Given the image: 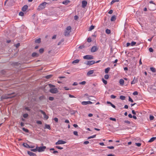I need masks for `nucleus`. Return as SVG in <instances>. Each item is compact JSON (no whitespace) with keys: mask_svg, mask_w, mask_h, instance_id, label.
Here are the masks:
<instances>
[{"mask_svg":"<svg viewBox=\"0 0 156 156\" xmlns=\"http://www.w3.org/2000/svg\"><path fill=\"white\" fill-rule=\"evenodd\" d=\"M13 93L3 95L1 97V101L3 99H7L8 98H12L14 97V96H12Z\"/></svg>","mask_w":156,"mask_h":156,"instance_id":"obj_1","label":"nucleus"},{"mask_svg":"<svg viewBox=\"0 0 156 156\" xmlns=\"http://www.w3.org/2000/svg\"><path fill=\"white\" fill-rule=\"evenodd\" d=\"M47 3L46 2H44L41 4L38 7V9L41 10L44 9Z\"/></svg>","mask_w":156,"mask_h":156,"instance_id":"obj_2","label":"nucleus"},{"mask_svg":"<svg viewBox=\"0 0 156 156\" xmlns=\"http://www.w3.org/2000/svg\"><path fill=\"white\" fill-rule=\"evenodd\" d=\"M37 149L38 151L39 152H41L44 151L45 150L46 148L45 146L43 147H37Z\"/></svg>","mask_w":156,"mask_h":156,"instance_id":"obj_3","label":"nucleus"},{"mask_svg":"<svg viewBox=\"0 0 156 156\" xmlns=\"http://www.w3.org/2000/svg\"><path fill=\"white\" fill-rule=\"evenodd\" d=\"M83 58L85 59H92L94 58V57L90 55H87L83 57Z\"/></svg>","mask_w":156,"mask_h":156,"instance_id":"obj_4","label":"nucleus"},{"mask_svg":"<svg viewBox=\"0 0 156 156\" xmlns=\"http://www.w3.org/2000/svg\"><path fill=\"white\" fill-rule=\"evenodd\" d=\"M39 111L43 114V117L44 119H48V116L46 115L45 113L44 112L41 110H40Z\"/></svg>","mask_w":156,"mask_h":156,"instance_id":"obj_5","label":"nucleus"},{"mask_svg":"<svg viewBox=\"0 0 156 156\" xmlns=\"http://www.w3.org/2000/svg\"><path fill=\"white\" fill-rule=\"evenodd\" d=\"M66 143L65 141L62 140H58L57 142L55 143L56 145L62 144H65Z\"/></svg>","mask_w":156,"mask_h":156,"instance_id":"obj_6","label":"nucleus"},{"mask_svg":"<svg viewBox=\"0 0 156 156\" xmlns=\"http://www.w3.org/2000/svg\"><path fill=\"white\" fill-rule=\"evenodd\" d=\"M51 93L52 94H55L58 92V90L56 88H51L50 90Z\"/></svg>","mask_w":156,"mask_h":156,"instance_id":"obj_7","label":"nucleus"},{"mask_svg":"<svg viewBox=\"0 0 156 156\" xmlns=\"http://www.w3.org/2000/svg\"><path fill=\"white\" fill-rule=\"evenodd\" d=\"M92 102L90 101H83L82 102L81 104L83 105H87L88 104H92Z\"/></svg>","mask_w":156,"mask_h":156,"instance_id":"obj_8","label":"nucleus"},{"mask_svg":"<svg viewBox=\"0 0 156 156\" xmlns=\"http://www.w3.org/2000/svg\"><path fill=\"white\" fill-rule=\"evenodd\" d=\"M95 63V62L94 61H87V63H85L87 65H91Z\"/></svg>","mask_w":156,"mask_h":156,"instance_id":"obj_9","label":"nucleus"},{"mask_svg":"<svg viewBox=\"0 0 156 156\" xmlns=\"http://www.w3.org/2000/svg\"><path fill=\"white\" fill-rule=\"evenodd\" d=\"M138 82V78L134 77L133 80L131 82V84H133L136 83Z\"/></svg>","mask_w":156,"mask_h":156,"instance_id":"obj_10","label":"nucleus"},{"mask_svg":"<svg viewBox=\"0 0 156 156\" xmlns=\"http://www.w3.org/2000/svg\"><path fill=\"white\" fill-rule=\"evenodd\" d=\"M98 50L97 47L95 46H93L91 49V52H94L97 51Z\"/></svg>","mask_w":156,"mask_h":156,"instance_id":"obj_11","label":"nucleus"},{"mask_svg":"<svg viewBox=\"0 0 156 156\" xmlns=\"http://www.w3.org/2000/svg\"><path fill=\"white\" fill-rule=\"evenodd\" d=\"M87 1L85 0L83 1L82 2V7L83 8H85L87 5Z\"/></svg>","mask_w":156,"mask_h":156,"instance_id":"obj_12","label":"nucleus"},{"mask_svg":"<svg viewBox=\"0 0 156 156\" xmlns=\"http://www.w3.org/2000/svg\"><path fill=\"white\" fill-rule=\"evenodd\" d=\"M27 153L30 156H36V154H35L32 152L30 151H28Z\"/></svg>","mask_w":156,"mask_h":156,"instance_id":"obj_13","label":"nucleus"},{"mask_svg":"<svg viewBox=\"0 0 156 156\" xmlns=\"http://www.w3.org/2000/svg\"><path fill=\"white\" fill-rule=\"evenodd\" d=\"M28 6L27 5H24L22 8V10L23 12L25 11L28 8Z\"/></svg>","mask_w":156,"mask_h":156,"instance_id":"obj_14","label":"nucleus"},{"mask_svg":"<svg viewBox=\"0 0 156 156\" xmlns=\"http://www.w3.org/2000/svg\"><path fill=\"white\" fill-rule=\"evenodd\" d=\"M94 72V70H92L89 71L87 73V75L88 76H90V75L92 74Z\"/></svg>","mask_w":156,"mask_h":156,"instance_id":"obj_15","label":"nucleus"},{"mask_svg":"<svg viewBox=\"0 0 156 156\" xmlns=\"http://www.w3.org/2000/svg\"><path fill=\"white\" fill-rule=\"evenodd\" d=\"M107 103L110 105L114 108H115V106L110 101H107Z\"/></svg>","mask_w":156,"mask_h":156,"instance_id":"obj_16","label":"nucleus"},{"mask_svg":"<svg viewBox=\"0 0 156 156\" xmlns=\"http://www.w3.org/2000/svg\"><path fill=\"white\" fill-rule=\"evenodd\" d=\"M70 2V1H69L68 0H66V1H63L62 2V3L63 4H65V5H67V4H68L69 2Z\"/></svg>","mask_w":156,"mask_h":156,"instance_id":"obj_17","label":"nucleus"},{"mask_svg":"<svg viewBox=\"0 0 156 156\" xmlns=\"http://www.w3.org/2000/svg\"><path fill=\"white\" fill-rule=\"evenodd\" d=\"M39 56L38 54L36 53V52H34L32 53V56L33 57H38Z\"/></svg>","mask_w":156,"mask_h":156,"instance_id":"obj_18","label":"nucleus"},{"mask_svg":"<svg viewBox=\"0 0 156 156\" xmlns=\"http://www.w3.org/2000/svg\"><path fill=\"white\" fill-rule=\"evenodd\" d=\"M44 129H47L50 130L51 128L49 125L46 124L45 125Z\"/></svg>","mask_w":156,"mask_h":156,"instance_id":"obj_19","label":"nucleus"},{"mask_svg":"<svg viewBox=\"0 0 156 156\" xmlns=\"http://www.w3.org/2000/svg\"><path fill=\"white\" fill-rule=\"evenodd\" d=\"M116 19V17L114 15L112 16L111 19V20L112 21H115Z\"/></svg>","mask_w":156,"mask_h":156,"instance_id":"obj_20","label":"nucleus"},{"mask_svg":"<svg viewBox=\"0 0 156 156\" xmlns=\"http://www.w3.org/2000/svg\"><path fill=\"white\" fill-rule=\"evenodd\" d=\"M156 139V137H152L148 141L149 142H151L153 141Z\"/></svg>","mask_w":156,"mask_h":156,"instance_id":"obj_21","label":"nucleus"},{"mask_svg":"<svg viewBox=\"0 0 156 156\" xmlns=\"http://www.w3.org/2000/svg\"><path fill=\"white\" fill-rule=\"evenodd\" d=\"M119 83L120 85H123L124 83V80L122 79H120L119 80Z\"/></svg>","mask_w":156,"mask_h":156,"instance_id":"obj_22","label":"nucleus"},{"mask_svg":"<svg viewBox=\"0 0 156 156\" xmlns=\"http://www.w3.org/2000/svg\"><path fill=\"white\" fill-rule=\"evenodd\" d=\"M80 61V60L79 59H76L75 60H74L72 62L73 64H76L78 63H79V62Z\"/></svg>","mask_w":156,"mask_h":156,"instance_id":"obj_23","label":"nucleus"},{"mask_svg":"<svg viewBox=\"0 0 156 156\" xmlns=\"http://www.w3.org/2000/svg\"><path fill=\"white\" fill-rule=\"evenodd\" d=\"M71 27L70 26L67 27L66 28V30H67V31H69L70 32L71 31Z\"/></svg>","mask_w":156,"mask_h":156,"instance_id":"obj_24","label":"nucleus"},{"mask_svg":"<svg viewBox=\"0 0 156 156\" xmlns=\"http://www.w3.org/2000/svg\"><path fill=\"white\" fill-rule=\"evenodd\" d=\"M70 32H69V31H68L67 30H66L65 32V35L66 36H67L70 33Z\"/></svg>","mask_w":156,"mask_h":156,"instance_id":"obj_25","label":"nucleus"},{"mask_svg":"<svg viewBox=\"0 0 156 156\" xmlns=\"http://www.w3.org/2000/svg\"><path fill=\"white\" fill-rule=\"evenodd\" d=\"M23 145L24 147L27 148H29V145L27 143H24L23 144Z\"/></svg>","mask_w":156,"mask_h":156,"instance_id":"obj_26","label":"nucleus"},{"mask_svg":"<svg viewBox=\"0 0 156 156\" xmlns=\"http://www.w3.org/2000/svg\"><path fill=\"white\" fill-rule=\"evenodd\" d=\"M41 38H39L35 40V42L37 43H39L41 42Z\"/></svg>","mask_w":156,"mask_h":156,"instance_id":"obj_27","label":"nucleus"},{"mask_svg":"<svg viewBox=\"0 0 156 156\" xmlns=\"http://www.w3.org/2000/svg\"><path fill=\"white\" fill-rule=\"evenodd\" d=\"M110 68L109 67H108L105 70V73H108L109 71Z\"/></svg>","mask_w":156,"mask_h":156,"instance_id":"obj_28","label":"nucleus"},{"mask_svg":"<svg viewBox=\"0 0 156 156\" xmlns=\"http://www.w3.org/2000/svg\"><path fill=\"white\" fill-rule=\"evenodd\" d=\"M150 70L153 73H154L156 72L155 69L154 67L150 68Z\"/></svg>","mask_w":156,"mask_h":156,"instance_id":"obj_29","label":"nucleus"},{"mask_svg":"<svg viewBox=\"0 0 156 156\" xmlns=\"http://www.w3.org/2000/svg\"><path fill=\"white\" fill-rule=\"evenodd\" d=\"M119 1V0H112L111 2V4H113L114 3L118 2Z\"/></svg>","mask_w":156,"mask_h":156,"instance_id":"obj_30","label":"nucleus"},{"mask_svg":"<svg viewBox=\"0 0 156 156\" xmlns=\"http://www.w3.org/2000/svg\"><path fill=\"white\" fill-rule=\"evenodd\" d=\"M119 98L120 99L124 100L125 99L126 97L124 96L121 95L120 96Z\"/></svg>","mask_w":156,"mask_h":156,"instance_id":"obj_31","label":"nucleus"},{"mask_svg":"<svg viewBox=\"0 0 156 156\" xmlns=\"http://www.w3.org/2000/svg\"><path fill=\"white\" fill-rule=\"evenodd\" d=\"M94 28V26H93V25L91 26L89 28V30L91 31V30H93Z\"/></svg>","mask_w":156,"mask_h":156,"instance_id":"obj_32","label":"nucleus"},{"mask_svg":"<svg viewBox=\"0 0 156 156\" xmlns=\"http://www.w3.org/2000/svg\"><path fill=\"white\" fill-rule=\"evenodd\" d=\"M106 33L108 34H109L111 33V31L108 29H107L106 30Z\"/></svg>","mask_w":156,"mask_h":156,"instance_id":"obj_33","label":"nucleus"},{"mask_svg":"<svg viewBox=\"0 0 156 156\" xmlns=\"http://www.w3.org/2000/svg\"><path fill=\"white\" fill-rule=\"evenodd\" d=\"M44 51V49L43 48H41L39 49V52L40 53H42Z\"/></svg>","mask_w":156,"mask_h":156,"instance_id":"obj_34","label":"nucleus"},{"mask_svg":"<svg viewBox=\"0 0 156 156\" xmlns=\"http://www.w3.org/2000/svg\"><path fill=\"white\" fill-rule=\"evenodd\" d=\"M22 129L24 131H25L26 133H28L29 132V131L28 129L25 128H22Z\"/></svg>","mask_w":156,"mask_h":156,"instance_id":"obj_35","label":"nucleus"},{"mask_svg":"<svg viewBox=\"0 0 156 156\" xmlns=\"http://www.w3.org/2000/svg\"><path fill=\"white\" fill-rule=\"evenodd\" d=\"M64 41V40L62 39L58 44V45H59L61 44Z\"/></svg>","mask_w":156,"mask_h":156,"instance_id":"obj_36","label":"nucleus"},{"mask_svg":"<svg viewBox=\"0 0 156 156\" xmlns=\"http://www.w3.org/2000/svg\"><path fill=\"white\" fill-rule=\"evenodd\" d=\"M96 136V135H93V136H90L88 138V139H89L91 138H95Z\"/></svg>","mask_w":156,"mask_h":156,"instance_id":"obj_37","label":"nucleus"},{"mask_svg":"<svg viewBox=\"0 0 156 156\" xmlns=\"http://www.w3.org/2000/svg\"><path fill=\"white\" fill-rule=\"evenodd\" d=\"M136 44V42L134 41H132L131 43V45L132 46H133L135 45Z\"/></svg>","mask_w":156,"mask_h":156,"instance_id":"obj_38","label":"nucleus"},{"mask_svg":"<svg viewBox=\"0 0 156 156\" xmlns=\"http://www.w3.org/2000/svg\"><path fill=\"white\" fill-rule=\"evenodd\" d=\"M55 147L56 148H58V149H60V150L62 149L63 148L62 147H60L59 146H56Z\"/></svg>","mask_w":156,"mask_h":156,"instance_id":"obj_39","label":"nucleus"},{"mask_svg":"<svg viewBox=\"0 0 156 156\" xmlns=\"http://www.w3.org/2000/svg\"><path fill=\"white\" fill-rule=\"evenodd\" d=\"M31 151L34 152H36L37 151H38V150L37 149V148L36 147V148L32 149L31 150Z\"/></svg>","mask_w":156,"mask_h":156,"instance_id":"obj_40","label":"nucleus"},{"mask_svg":"<svg viewBox=\"0 0 156 156\" xmlns=\"http://www.w3.org/2000/svg\"><path fill=\"white\" fill-rule=\"evenodd\" d=\"M23 117L24 118H27L28 116V114L27 113H25L23 114Z\"/></svg>","mask_w":156,"mask_h":156,"instance_id":"obj_41","label":"nucleus"},{"mask_svg":"<svg viewBox=\"0 0 156 156\" xmlns=\"http://www.w3.org/2000/svg\"><path fill=\"white\" fill-rule=\"evenodd\" d=\"M102 81L103 83L105 84H107V81L105 80H104L103 78L102 79Z\"/></svg>","mask_w":156,"mask_h":156,"instance_id":"obj_42","label":"nucleus"},{"mask_svg":"<svg viewBox=\"0 0 156 156\" xmlns=\"http://www.w3.org/2000/svg\"><path fill=\"white\" fill-rule=\"evenodd\" d=\"M92 40L91 38L90 37H89L87 39V41L88 42H90Z\"/></svg>","mask_w":156,"mask_h":156,"instance_id":"obj_43","label":"nucleus"},{"mask_svg":"<svg viewBox=\"0 0 156 156\" xmlns=\"http://www.w3.org/2000/svg\"><path fill=\"white\" fill-rule=\"evenodd\" d=\"M104 78L106 79H108L109 78V75L108 74H106L104 76Z\"/></svg>","mask_w":156,"mask_h":156,"instance_id":"obj_44","label":"nucleus"},{"mask_svg":"<svg viewBox=\"0 0 156 156\" xmlns=\"http://www.w3.org/2000/svg\"><path fill=\"white\" fill-rule=\"evenodd\" d=\"M19 15L20 16H23L24 13L23 12H19Z\"/></svg>","mask_w":156,"mask_h":156,"instance_id":"obj_45","label":"nucleus"},{"mask_svg":"<svg viewBox=\"0 0 156 156\" xmlns=\"http://www.w3.org/2000/svg\"><path fill=\"white\" fill-rule=\"evenodd\" d=\"M129 101L131 102H133V100L129 96Z\"/></svg>","mask_w":156,"mask_h":156,"instance_id":"obj_46","label":"nucleus"},{"mask_svg":"<svg viewBox=\"0 0 156 156\" xmlns=\"http://www.w3.org/2000/svg\"><path fill=\"white\" fill-rule=\"evenodd\" d=\"M52 75H48V76H46L45 77L47 79H49L50 78H51L52 76Z\"/></svg>","mask_w":156,"mask_h":156,"instance_id":"obj_47","label":"nucleus"},{"mask_svg":"<svg viewBox=\"0 0 156 156\" xmlns=\"http://www.w3.org/2000/svg\"><path fill=\"white\" fill-rule=\"evenodd\" d=\"M54 98L52 97H50L49 98V100L50 101H52L54 100Z\"/></svg>","mask_w":156,"mask_h":156,"instance_id":"obj_48","label":"nucleus"},{"mask_svg":"<svg viewBox=\"0 0 156 156\" xmlns=\"http://www.w3.org/2000/svg\"><path fill=\"white\" fill-rule=\"evenodd\" d=\"M110 97L112 99H115V98H116V96H115V95H112Z\"/></svg>","mask_w":156,"mask_h":156,"instance_id":"obj_49","label":"nucleus"},{"mask_svg":"<svg viewBox=\"0 0 156 156\" xmlns=\"http://www.w3.org/2000/svg\"><path fill=\"white\" fill-rule=\"evenodd\" d=\"M138 94V92L136 91H135L133 93V95H137Z\"/></svg>","mask_w":156,"mask_h":156,"instance_id":"obj_50","label":"nucleus"},{"mask_svg":"<svg viewBox=\"0 0 156 156\" xmlns=\"http://www.w3.org/2000/svg\"><path fill=\"white\" fill-rule=\"evenodd\" d=\"M86 83V82L85 81H83L79 83L80 84L84 85Z\"/></svg>","mask_w":156,"mask_h":156,"instance_id":"obj_51","label":"nucleus"},{"mask_svg":"<svg viewBox=\"0 0 156 156\" xmlns=\"http://www.w3.org/2000/svg\"><path fill=\"white\" fill-rule=\"evenodd\" d=\"M135 144L138 147H140L141 145V144L140 143H136Z\"/></svg>","mask_w":156,"mask_h":156,"instance_id":"obj_52","label":"nucleus"},{"mask_svg":"<svg viewBox=\"0 0 156 156\" xmlns=\"http://www.w3.org/2000/svg\"><path fill=\"white\" fill-rule=\"evenodd\" d=\"M107 148L109 149H113L114 148V147L113 146H108L107 147Z\"/></svg>","mask_w":156,"mask_h":156,"instance_id":"obj_53","label":"nucleus"},{"mask_svg":"<svg viewBox=\"0 0 156 156\" xmlns=\"http://www.w3.org/2000/svg\"><path fill=\"white\" fill-rule=\"evenodd\" d=\"M37 124L41 125L42 124V122L40 121H37L36 122Z\"/></svg>","mask_w":156,"mask_h":156,"instance_id":"obj_54","label":"nucleus"},{"mask_svg":"<svg viewBox=\"0 0 156 156\" xmlns=\"http://www.w3.org/2000/svg\"><path fill=\"white\" fill-rule=\"evenodd\" d=\"M154 117L153 115H150V120H152L154 119Z\"/></svg>","mask_w":156,"mask_h":156,"instance_id":"obj_55","label":"nucleus"},{"mask_svg":"<svg viewBox=\"0 0 156 156\" xmlns=\"http://www.w3.org/2000/svg\"><path fill=\"white\" fill-rule=\"evenodd\" d=\"M73 134L75 135L78 136V132L76 131H74L73 132Z\"/></svg>","mask_w":156,"mask_h":156,"instance_id":"obj_56","label":"nucleus"},{"mask_svg":"<svg viewBox=\"0 0 156 156\" xmlns=\"http://www.w3.org/2000/svg\"><path fill=\"white\" fill-rule=\"evenodd\" d=\"M149 51L150 52H152L153 51V50L151 48H150L149 49Z\"/></svg>","mask_w":156,"mask_h":156,"instance_id":"obj_57","label":"nucleus"},{"mask_svg":"<svg viewBox=\"0 0 156 156\" xmlns=\"http://www.w3.org/2000/svg\"><path fill=\"white\" fill-rule=\"evenodd\" d=\"M48 85H49V87L50 88H51V87H55V86L54 85H52L51 84H48Z\"/></svg>","mask_w":156,"mask_h":156,"instance_id":"obj_58","label":"nucleus"},{"mask_svg":"<svg viewBox=\"0 0 156 156\" xmlns=\"http://www.w3.org/2000/svg\"><path fill=\"white\" fill-rule=\"evenodd\" d=\"M109 119L111 120H112V121H116V119L115 118H110Z\"/></svg>","mask_w":156,"mask_h":156,"instance_id":"obj_59","label":"nucleus"},{"mask_svg":"<svg viewBox=\"0 0 156 156\" xmlns=\"http://www.w3.org/2000/svg\"><path fill=\"white\" fill-rule=\"evenodd\" d=\"M54 120L56 122H58V119L57 118H55L54 119Z\"/></svg>","mask_w":156,"mask_h":156,"instance_id":"obj_60","label":"nucleus"},{"mask_svg":"<svg viewBox=\"0 0 156 156\" xmlns=\"http://www.w3.org/2000/svg\"><path fill=\"white\" fill-rule=\"evenodd\" d=\"M124 122L126 123L129 124L130 123V122L128 120H125L124 121Z\"/></svg>","mask_w":156,"mask_h":156,"instance_id":"obj_61","label":"nucleus"},{"mask_svg":"<svg viewBox=\"0 0 156 156\" xmlns=\"http://www.w3.org/2000/svg\"><path fill=\"white\" fill-rule=\"evenodd\" d=\"M20 46V44L18 43L15 45L16 47L18 48Z\"/></svg>","mask_w":156,"mask_h":156,"instance_id":"obj_62","label":"nucleus"},{"mask_svg":"<svg viewBox=\"0 0 156 156\" xmlns=\"http://www.w3.org/2000/svg\"><path fill=\"white\" fill-rule=\"evenodd\" d=\"M89 143V142L87 141H85L83 143V144H87Z\"/></svg>","mask_w":156,"mask_h":156,"instance_id":"obj_63","label":"nucleus"},{"mask_svg":"<svg viewBox=\"0 0 156 156\" xmlns=\"http://www.w3.org/2000/svg\"><path fill=\"white\" fill-rule=\"evenodd\" d=\"M69 97L71 98H75V97L73 95H72L70 94H69Z\"/></svg>","mask_w":156,"mask_h":156,"instance_id":"obj_64","label":"nucleus"}]
</instances>
